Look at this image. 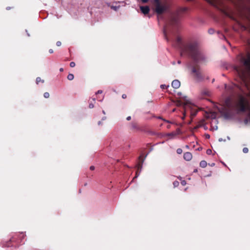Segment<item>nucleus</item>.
Listing matches in <instances>:
<instances>
[{
	"instance_id": "f257e3e1",
	"label": "nucleus",
	"mask_w": 250,
	"mask_h": 250,
	"mask_svg": "<svg viewBox=\"0 0 250 250\" xmlns=\"http://www.w3.org/2000/svg\"><path fill=\"white\" fill-rule=\"evenodd\" d=\"M250 99V94L247 96L240 95L238 101L232 102L228 99L225 102V105L223 107L218 108L219 111L222 114L225 113L227 109L236 108L240 111L249 109V100Z\"/></svg>"
},
{
	"instance_id": "f03ea898",
	"label": "nucleus",
	"mask_w": 250,
	"mask_h": 250,
	"mask_svg": "<svg viewBox=\"0 0 250 250\" xmlns=\"http://www.w3.org/2000/svg\"><path fill=\"white\" fill-rule=\"evenodd\" d=\"M184 113L183 118L188 114H190V117L193 118L196 115L198 111L197 106L188 102H186L184 104Z\"/></svg>"
},
{
	"instance_id": "7ed1b4c3",
	"label": "nucleus",
	"mask_w": 250,
	"mask_h": 250,
	"mask_svg": "<svg viewBox=\"0 0 250 250\" xmlns=\"http://www.w3.org/2000/svg\"><path fill=\"white\" fill-rule=\"evenodd\" d=\"M156 4V11L158 14H161L166 9V6L161 4L159 0H154Z\"/></svg>"
},
{
	"instance_id": "20e7f679",
	"label": "nucleus",
	"mask_w": 250,
	"mask_h": 250,
	"mask_svg": "<svg viewBox=\"0 0 250 250\" xmlns=\"http://www.w3.org/2000/svg\"><path fill=\"white\" fill-rule=\"evenodd\" d=\"M242 62L246 68L250 70V55H248L246 59H243Z\"/></svg>"
},
{
	"instance_id": "39448f33",
	"label": "nucleus",
	"mask_w": 250,
	"mask_h": 250,
	"mask_svg": "<svg viewBox=\"0 0 250 250\" xmlns=\"http://www.w3.org/2000/svg\"><path fill=\"white\" fill-rule=\"evenodd\" d=\"M141 12L145 15L148 13L149 11V8L148 6H140Z\"/></svg>"
},
{
	"instance_id": "423d86ee",
	"label": "nucleus",
	"mask_w": 250,
	"mask_h": 250,
	"mask_svg": "<svg viewBox=\"0 0 250 250\" xmlns=\"http://www.w3.org/2000/svg\"><path fill=\"white\" fill-rule=\"evenodd\" d=\"M192 158V155L190 152H186L184 154V158L186 161H190Z\"/></svg>"
},
{
	"instance_id": "0eeeda50",
	"label": "nucleus",
	"mask_w": 250,
	"mask_h": 250,
	"mask_svg": "<svg viewBox=\"0 0 250 250\" xmlns=\"http://www.w3.org/2000/svg\"><path fill=\"white\" fill-rule=\"evenodd\" d=\"M172 86L174 88H178L180 86V82L178 80H174L172 82Z\"/></svg>"
},
{
	"instance_id": "6e6552de",
	"label": "nucleus",
	"mask_w": 250,
	"mask_h": 250,
	"mask_svg": "<svg viewBox=\"0 0 250 250\" xmlns=\"http://www.w3.org/2000/svg\"><path fill=\"white\" fill-rule=\"evenodd\" d=\"M210 4L216 6L219 2V0H207Z\"/></svg>"
},
{
	"instance_id": "1a4fd4ad",
	"label": "nucleus",
	"mask_w": 250,
	"mask_h": 250,
	"mask_svg": "<svg viewBox=\"0 0 250 250\" xmlns=\"http://www.w3.org/2000/svg\"><path fill=\"white\" fill-rule=\"evenodd\" d=\"M207 165V163L205 161H202L200 163V166L202 167H205Z\"/></svg>"
},
{
	"instance_id": "9d476101",
	"label": "nucleus",
	"mask_w": 250,
	"mask_h": 250,
	"mask_svg": "<svg viewBox=\"0 0 250 250\" xmlns=\"http://www.w3.org/2000/svg\"><path fill=\"white\" fill-rule=\"evenodd\" d=\"M67 79L69 80H72L73 79H74V76L73 74H69L68 76H67Z\"/></svg>"
},
{
	"instance_id": "9b49d317",
	"label": "nucleus",
	"mask_w": 250,
	"mask_h": 250,
	"mask_svg": "<svg viewBox=\"0 0 250 250\" xmlns=\"http://www.w3.org/2000/svg\"><path fill=\"white\" fill-rule=\"evenodd\" d=\"M40 82H42L43 83V81L42 80L41 78H37V79H36V83H39Z\"/></svg>"
},
{
	"instance_id": "f8f14e48",
	"label": "nucleus",
	"mask_w": 250,
	"mask_h": 250,
	"mask_svg": "<svg viewBox=\"0 0 250 250\" xmlns=\"http://www.w3.org/2000/svg\"><path fill=\"white\" fill-rule=\"evenodd\" d=\"M236 71H237V72L239 73V74L240 75V76H242L243 75V72H240L239 69H236Z\"/></svg>"
},
{
	"instance_id": "ddd939ff",
	"label": "nucleus",
	"mask_w": 250,
	"mask_h": 250,
	"mask_svg": "<svg viewBox=\"0 0 250 250\" xmlns=\"http://www.w3.org/2000/svg\"><path fill=\"white\" fill-rule=\"evenodd\" d=\"M44 97L45 98H47L49 97V93L48 92H45L44 93Z\"/></svg>"
},
{
	"instance_id": "4468645a",
	"label": "nucleus",
	"mask_w": 250,
	"mask_h": 250,
	"mask_svg": "<svg viewBox=\"0 0 250 250\" xmlns=\"http://www.w3.org/2000/svg\"><path fill=\"white\" fill-rule=\"evenodd\" d=\"M177 152L178 154H181L182 153V150L181 148H178L177 150Z\"/></svg>"
},
{
	"instance_id": "2eb2a0df",
	"label": "nucleus",
	"mask_w": 250,
	"mask_h": 250,
	"mask_svg": "<svg viewBox=\"0 0 250 250\" xmlns=\"http://www.w3.org/2000/svg\"><path fill=\"white\" fill-rule=\"evenodd\" d=\"M70 66L71 67H73L75 66V63L74 62H71L70 63Z\"/></svg>"
},
{
	"instance_id": "dca6fc26",
	"label": "nucleus",
	"mask_w": 250,
	"mask_h": 250,
	"mask_svg": "<svg viewBox=\"0 0 250 250\" xmlns=\"http://www.w3.org/2000/svg\"><path fill=\"white\" fill-rule=\"evenodd\" d=\"M211 152L212 151L211 149H208L207 150V153L208 155H210L211 153Z\"/></svg>"
},
{
	"instance_id": "f3484780",
	"label": "nucleus",
	"mask_w": 250,
	"mask_h": 250,
	"mask_svg": "<svg viewBox=\"0 0 250 250\" xmlns=\"http://www.w3.org/2000/svg\"><path fill=\"white\" fill-rule=\"evenodd\" d=\"M178 184H179V182L177 181H175L173 183V185H174V187L177 186L178 185Z\"/></svg>"
},
{
	"instance_id": "a211bd4d",
	"label": "nucleus",
	"mask_w": 250,
	"mask_h": 250,
	"mask_svg": "<svg viewBox=\"0 0 250 250\" xmlns=\"http://www.w3.org/2000/svg\"><path fill=\"white\" fill-rule=\"evenodd\" d=\"M248 149L247 148H244L243 149V152L244 153H247V152H248Z\"/></svg>"
},
{
	"instance_id": "6ab92c4d",
	"label": "nucleus",
	"mask_w": 250,
	"mask_h": 250,
	"mask_svg": "<svg viewBox=\"0 0 250 250\" xmlns=\"http://www.w3.org/2000/svg\"><path fill=\"white\" fill-rule=\"evenodd\" d=\"M56 44L57 46H59L61 45V42H58L56 43Z\"/></svg>"
},
{
	"instance_id": "aec40b11",
	"label": "nucleus",
	"mask_w": 250,
	"mask_h": 250,
	"mask_svg": "<svg viewBox=\"0 0 250 250\" xmlns=\"http://www.w3.org/2000/svg\"><path fill=\"white\" fill-rule=\"evenodd\" d=\"M161 87L162 88H167V86L166 85H161Z\"/></svg>"
},
{
	"instance_id": "412c9836",
	"label": "nucleus",
	"mask_w": 250,
	"mask_h": 250,
	"mask_svg": "<svg viewBox=\"0 0 250 250\" xmlns=\"http://www.w3.org/2000/svg\"><path fill=\"white\" fill-rule=\"evenodd\" d=\"M93 107H94V105H93V104H89V107L90 108H93Z\"/></svg>"
},
{
	"instance_id": "4be33fe9",
	"label": "nucleus",
	"mask_w": 250,
	"mask_h": 250,
	"mask_svg": "<svg viewBox=\"0 0 250 250\" xmlns=\"http://www.w3.org/2000/svg\"><path fill=\"white\" fill-rule=\"evenodd\" d=\"M143 2V3H146V2H147L148 0H141Z\"/></svg>"
},
{
	"instance_id": "5701e85b",
	"label": "nucleus",
	"mask_w": 250,
	"mask_h": 250,
	"mask_svg": "<svg viewBox=\"0 0 250 250\" xmlns=\"http://www.w3.org/2000/svg\"><path fill=\"white\" fill-rule=\"evenodd\" d=\"M102 93H103V91L102 90H99L97 92V94H102Z\"/></svg>"
},
{
	"instance_id": "b1692460",
	"label": "nucleus",
	"mask_w": 250,
	"mask_h": 250,
	"mask_svg": "<svg viewBox=\"0 0 250 250\" xmlns=\"http://www.w3.org/2000/svg\"><path fill=\"white\" fill-rule=\"evenodd\" d=\"M181 184L183 185H185L186 184V182L185 181H183L181 182Z\"/></svg>"
},
{
	"instance_id": "393cba45",
	"label": "nucleus",
	"mask_w": 250,
	"mask_h": 250,
	"mask_svg": "<svg viewBox=\"0 0 250 250\" xmlns=\"http://www.w3.org/2000/svg\"><path fill=\"white\" fill-rule=\"evenodd\" d=\"M122 97L125 99V98L126 97V96L125 94H123L122 95Z\"/></svg>"
},
{
	"instance_id": "a878e982",
	"label": "nucleus",
	"mask_w": 250,
	"mask_h": 250,
	"mask_svg": "<svg viewBox=\"0 0 250 250\" xmlns=\"http://www.w3.org/2000/svg\"><path fill=\"white\" fill-rule=\"evenodd\" d=\"M90 168L91 170H93L94 169V167L93 166H91L90 167Z\"/></svg>"
},
{
	"instance_id": "bb28decb",
	"label": "nucleus",
	"mask_w": 250,
	"mask_h": 250,
	"mask_svg": "<svg viewBox=\"0 0 250 250\" xmlns=\"http://www.w3.org/2000/svg\"><path fill=\"white\" fill-rule=\"evenodd\" d=\"M103 96H102L100 98L99 100L102 101L103 100Z\"/></svg>"
},
{
	"instance_id": "cd10ccee",
	"label": "nucleus",
	"mask_w": 250,
	"mask_h": 250,
	"mask_svg": "<svg viewBox=\"0 0 250 250\" xmlns=\"http://www.w3.org/2000/svg\"><path fill=\"white\" fill-rule=\"evenodd\" d=\"M248 118H249V120H250V111L249 113Z\"/></svg>"
},
{
	"instance_id": "c85d7f7f",
	"label": "nucleus",
	"mask_w": 250,
	"mask_h": 250,
	"mask_svg": "<svg viewBox=\"0 0 250 250\" xmlns=\"http://www.w3.org/2000/svg\"><path fill=\"white\" fill-rule=\"evenodd\" d=\"M49 52H50V53H53V50H52V49H50V50H49Z\"/></svg>"
},
{
	"instance_id": "c756f323",
	"label": "nucleus",
	"mask_w": 250,
	"mask_h": 250,
	"mask_svg": "<svg viewBox=\"0 0 250 250\" xmlns=\"http://www.w3.org/2000/svg\"><path fill=\"white\" fill-rule=\"evenodd\" d=\"M130 119H131V117H130V116H129V117H128L127 118V120H130Z\"/></svg>"
},
{
	"instance_id": "7c9ffc66",
	"label": "nucleus",
	"mask_w": 250,
	"mask_h": 250,
	"mask_svg": "<svg viewBox=\"0 0 250 250\" xmlns=\"http://www.w3.org/2000/svg\"><path fill=\"white\" fill-rule=\"evenodd\" d=\"M60 71H63V68H61V69H60Z\"/></svg>"
}]
</instances>
